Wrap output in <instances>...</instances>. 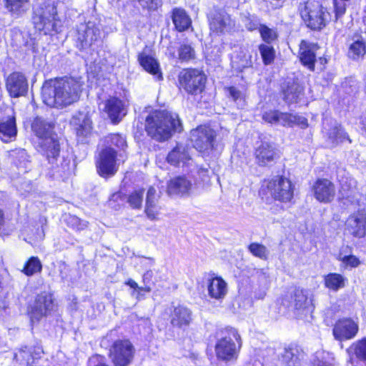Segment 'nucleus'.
Instances as JSON below:
<instances>
[{
    "instance_id": "1",
    "label": "nucleus",
    "mask_w": 366,
    "mask_h": 366,
    "mask_svg": "<svg viewBox=\"0 0 366 366\" xmlns=\"http://www.w3.org/2000/svg\"><path fill=\"white\" fill-rule=\"evenodd\" d=\"M81 89V81L72 77L50 79L42 86V99L50 107L62 109L77 102Z\"/></svg>"
},
{
    "instance_id": "2",
    "label": "nucleus",
    "mask_w": 366,
    "mask_h": 366,
    "mask_svg": "<svg viewBox=\"0 0 366 366\" xmlns=\"http://www.w3.org/2000/svg\"><path fill=\"white\" fill-rule=\"evenodd\" d=\"M182 129L181 121L176 113L167 110H154L145 120V130L148 135L157 141L168 139L173 132Z\"/></svg>"
},
{
    "instance_id": "3",
    "label": "nucleus",
    "mask_w": 366,
    "mask_h": 366,
    "mask_svg": "<svg viewBox=\"0 0 366 366\" xmlns=\"http://www.w3.org/2000/svg\"><path fill=\"white\" fill-rule=\"evenodd\" d=\"M31 127L38 138V151L46 157L49 164H55L59 156L60 146L52 133L53 125L41 117H36Z\"/></svg>"
},
{
    "instance_id": "4",
    "label": "nucleus",
    "mask_w": 366,
    "mask_h": 366,
    "mask_svg": "<svg viewBox=\"0 0 366 366\" xmlns=\"http://www.w3.org/2000/svg\"><path fill=\"white\" fill-rule=\"evenodd\" d=\"M56 5L55 1L46 0L34 9V27L45 35H54L62 30L63 21L58 15Z\"/></svg>"
},
{
    "instance_id": "5",
    "label": "nucleus",
    "mask_w": 366,
    "mask_h": 366,
    "mask_svg": "<svg viewBox=\"0 0 366 366\" xmlns=\"http://www.w3.org/2000/svg\"><path fill=\"white\" fill-rule=\"evenodd\" d=\"M224 336L218 339L215 345L217 359L223 361H232L237 359L242 342L237 330L227 327L223 332Z\"/></svg>"
},
{
    "instance_id": "6",
    "label": "nucleus",
    "mask_w": 366,
    "mask_h": 366,
    "mask_svg": "<svg viewBox=\"0 0 366 366\" xmlns=\"http://www.w3.org/2000/svg\"><path fill=\"white\" fill-rule=\"evenodd\" d=\"M299 9L302 20L312 30L322 29L330 20V13L319 2L307 1Z\"/></svg>"
},
{
    "instance_id": "7",
    "label": "nucleus",
    "mask_w": 366,
    "mask_h": 366,
    "mask_svg": "<svg viewBox=\"0 0 366 366\" xmlns=\"http://www.w3.org/2000/svg\"><path fill=\"white\" fill-rule=\"evenodd\" d=\"M259 194L262 196L269 195L274 199L282 202H289L294 196V187L288 179L277 177L264 181Z\"/></svg>"
},
{
    "instance_id": "8",
    "label": "nucleus",
    "mask_w": 366,
    "mask_h": 366,
    "mask_svg": "<svg viewBox=\"0 0 366 366\" xmlns=\"http://www.w3.org/2000/svg\"><path fill=\"white\" fill-rule=\"evenodd\" d=\"M76 46L84 49L101 41L100 24L97 21H88L76 28Z\"/></svg>"
},
{
    "instance_id": "9",
    "label": "nucleus",
    "mask_w": 366,
    "mask_h": 366,
    "mask_svg": "<svg viewBox=\"0 0 366 366\" xmlns=\"http://www.w3.org/2000/svg\"><path fill=\"white\" fill-rule=\"evenodd\" d=\"M135 348L129 340H117L109 349V356L114 366H129L134 357Z\"/></svg>"
},
{
    "instance_id": "10",
    "label": "nucleus",
    "mask_w": 366,
    "mask_h": 366,
    "mask_svg": "<svg viewBox=\"0 0 366 366\" xmlns=\"http://www.w3.org/2000/svg\"><path fill=\"white\" fill-rule=\"evenodd\" d=\"M205 81V75L198 69H184L179 74L181 88L191 94L201 93L204 88Z\"/></svg>"
},
{
    "instance_id": "11",
    "label": "nucleus",
    "mask_w": 366,
    "mask_h": 366,
    "mask_svg": "<svg viewBox=\"0 0 366 366\" xmlns=\"http://www.w3.org/2000/svg\"><path fill=\"white\" fill-rule=\"evenodd\" d=\"M292 299V303L287 306L292 307L295 314L298 317L302 318L313 312L315 309L314 295L310 290L296 289Z\"/></svg>"
},
{
    "instance_id": "12",
    "label": "nucleus",
    "mask_w": 366,
    "mask_h": 366,
    "mask_svg": "<svg viewBox=\"0 0 366 366\" xmlns=\"http://www.w3.org/2000/svg\"><path fill=\"white\" fill-rule=\"evenodd\" d=\"M190 138L194 147L199 152L205 153L213 149L216 133L209 127L202 125L191 131Z\"/></svg>"
},
{
    "instance_id": "13",
    "label": "nucleus",
    "mask_w": 366,
    "mask_h": 366,
    "mask_svg": "<svg viewBox=\"0 0 366 366\" xmlns=\"http://www.w3.org/2000/svg\"><path fill=\"white\" fill-rule=\"evenodd\" d=\"M54 307V300L51 294L43 292L38 295L29 310L31 322H39L42 317L48 315Z\"/></svg>"
},
{
    "instance_id": "14",
    "label": "nucleus",
    "mask_w": 366,
    "mask_h": 366,
    "mask_svg": "<svg viewBox=\"0 0 366 366\" xmlns=\"http://www.w3.org/2000/svg\"><path fill=\"white\" fill-rule=\"evenodd\" d=\"M70 124L79 142L85 143L92 133V121L88 112H79L70 120Z\"/></svg>"
},
{
    "instance_id": "15",
    "label": "nucleus",
    "mask_w": 366,
    "mask_h": 366,
    "mask_svg": "<svg viewBox=\"0 0 366 366\" xmlns=\"http://www.w3.org/2000/svg\"><path fill=\"white\" fill-rule=\"evenodd\" d=\"M359 325L352 318H342L334 325L332 334L335 340L345 341L353 339L357 334Z\"/></svg>"
},
{
    "instance_id": "16",
    "label": "nucleus",
    "mask_w": 366,
    "mask_h": 366,
    "mask_svg": "<svg viewBox=\"0 0 366 366\" xmlns=\"http://www.w3.org/2000/svg\"><path fill=\"white\" fill-rule=\"evenodd\" d=\"M117 152L110 147L103 149L97 162V171L104 177L113 176L117 171Z\"/></svg>"
},
{
    "instance_id": "17",
    "label": "nucleus",
    "mask_w": 366,
    "mask_h": 366,
    "mask_svg": "<svg viewBox=\"0 0 366 366\" xmlns=\"http://www.w3.org/2000/svg\"><path fill=\"white\" fill-rule=\"evenodd\" d=\"M193 183L186 176H178L167 183V192L169 196L189 197L192 191Z\"/></svg>"
},
{
    "instance_id": "18",
    "label": "nucleus",
    "mask_w": 366,
    "mask_h": 366,
    "mask_svg": "<svg viewBox=\"0 0 366 366\" xmlns=\"http://www.w3.org/2000/svg\"><path fill=\"white\" fill-rule=\"evenodd\" d=\"M346 230L353 237L361 238L366 235V211L359 210L351 214L345 222Z\"/></svg>"
},
{
    "instance_id": "19",
    "label": "nucleus",
    "mask_w": 366,
    "mask_h": 366,
    "mask_svg": "<svg viewBox=\"0 0 366 366\" xmlns=\"http://www.w3.org/2000/svg\"><path fill=\"white\" fill-rule=\"evenodd\" d=\"M167 162L177 167H185L192 165V159L189 152V148L181 144H177L172 149L167 157Z\"/></svg>"
},
{
    "instance_id": "20",
    "label": "nucleus",
    "mask_w": 366,
    "mask_h": 366,
    "mask_svg": "<svg viewBox=\"0 0 366 366\" xmlns=\"http://www.w3.org/2000/svg\"><path fill=\"white\" fill-rule=\"evenodd\" d=\"M6 86L11 97L23 96L28 89L27 80L21 73L14 72L8 76Z\"/></svg>"
},
{
    "instance_id": "21",
    "label": "nucleus",
    "mask_w": 366,
    "mask_h": 366,
    "mask_svg": "<svg viewBox=\"0 0 366 366\" xmlns=\"http://www.w3.org/2000/svg\"><path fill=\"white\" fill-rule=\"evenodd\" d=\"M315 198L321 202H330L335 195L334 184L327 179H319L312 187Z\"/></svg>"
},
{
    "instance_id": "22",
    "label": "nucleus",
    "mask_w": 366,
    "mask_h": 366,
    "mask_svg": "<svg viewBox=\"0 0 366 366\" xmlns=\"http://www.w3.org/2000/svg\"><path fill=\"white\" fill-rule=\"evenodd\" d=\"M160 195L154 187H150L147 191L144 212L150 220L159 219L162 207L159 204Z\"/></svg>"
},
{
    "instance_id": "23",
    "label": "nucleus",
    "mask_w": 366,
    "mask_h": 366,
    "mask_svg": "<svg viewBox=\"0 0 366 366\" xmlns=\"http://www.w3.org/2000/svg\"><path fill=\"white\" fill-rule=\"evenodd\" d=\"M255 157L259 166H267L274 162L279 156L273 144L262 142L255 151Z\"/></svg>"
},
{
    "instance_id": "24",
    "label": "nucleus",
    "mask_w": 366,
    "mask_h": 366,
    "mask_svg": "<svg viewBox=\"0 0 366 366\" xmlns=\"http://www.w3.org/2000/svg\"><path fill=\"white\" fill-rule=\"evenodd\" d=\"M104 111L114 124L118 123L127 114L124 104L116 97H111L106 101Z\"/></svg>"
},
{
    "instance_id": "25",
    "label": "nucleus",
    "mask_w": 366,
    "mask_h": 366,
    "mask_svg": "<svg viewBox=\"0 0 366 366\" xmlns=\"http://www.w3.org/2000/svg\"><path fill=\"white\" fill-rule=\"evenodd\" d=\"M317 46L315 44H310L306 41H302L300 45V59L302 64L310 70L314 71L316 59L315 51Z\"/></svg>"
},
{
    "instance_id": "26",
    "label": "nucleus",
    "mask_w": 366,
    "mask_h": 366,
    "mask_svg": "<svg viewBox=\"0 0 366 366\" xmlns=\"http://www.w3.org/2000/svg\"><path fill=\"white\" fill-rule=\"evenodd\" d=\"M171 324L177 327L188 326L192 320V312L186 307L178 305L175 307L170 315Z\"/></svg>"
},
{
    "instance_id": "27",
    "label": "nucleus",
    "mask_w": 366,
    "mask_h": 366,
    "mask_svg": "<svg viewBox=\"0 0 366 366\" xmlns=\"http://www.w3.org/2000/svg\"><path fill=\"white\" fill-rule=\"evenodd\" d=\"M207 290L211 298L221 300L227 293V284L222 277H213L209 280Z\"/></svg>"
},
{
    "instance_id": "28",
    "label": "nucleus",
    "mask_w": 366,
    "mask_h": 366,
    "mask_svg": "<svg viewBox=\"0 0 366 366\" xmlns=\"http://www.w3.org/2000/svg\"><path fill=\"white\" fill-rule=\"evenodd\" d=\"M328 121L323 122V132L327 136L332 144H336L343 142L345 139H349L347 133L337 124L336 122L331 121V128H327Z\"/></svg>"
},
{
    "instance_id": "29",
    "label": "nucleus",
    "mask_w": 366,
    "mask_h": 366,
    "mask_svg": "<svg viewBox=\"0 0 366 366\" xmlns=\"http://www.w3.org/2000/svg\"><path fill=\"white\" fill-rule=\"evenodd\" d=\"M42 350L40 347H27L20 349L14 354V359L21 363L31 365L34 363V360L40 357Z\"/></svg>"
},
{
    "instance_id": "30",
    "label": "nucleus",
    "mask_w": 366,
    "mask_h": 366,
    "mask_svg": "<svg viewBox=\"0 0 366 366\" xmlns=\"http://www.w3.org/2000/svg\"><path fill=\"white\" fill-rule=\"evenodd\" d=\"M138 60L140 65L145 71L155 76L158 80L162 79L159 65L156 59L152 56L142 53L139 55Z\"/></svg>"
},
{
    "instance_id": "31",
    "label": "nucleus",
    "mask_w": 366,
    "mask_h": 366,
    "mask_svg": "<svg viewBox=\"0 0 366 366\" xmlns=\"http://www.w3.org/2000/svg\"><path fill=\"white\" fill-rule=\"evenodd\" d=\"M17 129L14 118L0 121V139L5 143L15 139Z\"/></svg>"
},
{
    "instance_id": "32",
    "label": "nucleus",
    "mask_w": 366,
    "mask_h": 366,
    "mask_svg": "<svg viewBox=\"0 0 366 366\" xmlns=\"http://www.w3.org/2000/svg\"><path fill=\"white\" fill-rule=\"evenodd\" d=\"M347 278L339 273H330L324 276V285L330 291L337 292L345 287Z\"/></svg>"
},
{
    "instance_id": "33",
    "label": "nucleus",
    "mask_w": 366,
    "mask_h": 366,
    "mask_svg": "<svg viewBox=\"0 0 366 366\" xmlns=\"http://www.w3.org/2000/svg\"><path fill=\"white\" fill-rule=\"evenodd\" d=\"M231 64L237 71L249 67L252 65L251 54L247 49L240 48L239 51L232 56Z\"/></svg>"
},
{
    "instance_id": "34",
    "label": "nucleus",
    "mask_w": 366,
    "mask_h": 366,
    "mask_svg": "<svg viewBox=\"0 0 366 366\" xmlns=\"http://www.w3.org/2000/svg\"><path fill=\"white\" fill-rule=\"evenodd\" d=\"M172 21L179 31L187 29L191 25V19L182 9L175 8L172 11Z\"/></svg>"
},
{
    "instance_id": "35",
    "label": "nucleus",
    "mask_w": 366,
    "mask_h": 366,
    "mask_svg": "<svg viewBox=\"0 0 366 366\" xmlns=\"http://www.w3.org/2000/svg\"><path fill=\"white\" fill-rule=\"evenodd\" d=\"M310 366H336V360L333 353L327 351H317L312 361Z\"/></svg>"
},
{
    "instance_id": "36",
    "label": "nucleus",
    "mask_w": 366,
    "mask_h": 366,
    "mask_svg": "<svg viewBox=\"0 0 366 366\" xmlns=\"http://www.w3.org/2000/svg\"><path fill=\"white\" fill-rule=\"evenodd\" d=\"M347 353L350 357V360H352V356L360 362H362L366 366V338L359 340L353 343L347 350Z\"/></svg>"
},
{
    "instance_id": "37",
    "label": "nucleus",
    "mask_w": 366,
    "mask_h": 366,
    "mask_svg": "<svg viewBox=\"0 0 366 366\" xmlns=\"http://www.w3.org/2000/svg\"><path fill=\"white\" fill-rule=\"evenodd\" d=\"M230 22V16L228 14L219 13L210 21V28L213 31L222 33L227 29Z\"/></svg>"
},
{
    "instance_id": "38",
    "label": "nucleus",
    "mask_w": 366,
    "mask_h": 366,
    "mask_svg": "<svg viewBox=\"0 0 366 366\" xmlns=\"http://www.w3.org/2000/svg\"><path fill=\"white\" fill-rule=\"evenodd\" d=\"M299 351L295 346L285 347L282 354V362L285 366H299Z\"/></svg>"
},
{
    "instance_id": "39",
    "label": "nucleus",
    "mask_w": 366,
    "mask_h": 366,
    "mask_svg": "<svg viewBox=\"0 0 366 366\" xmlns=\"http://www.w3.org/2000/svg\"><path fill=\"white\" fill-rule=\"evenodd\" d=\"M28 0H5V6L12 14L19 16L28 9Z\"/></svg>"
},
{
    "instance_id": "40",
    "label": "nucleus",
    "mask_w": 366,
    "mask_h": 366,
    "mask_svg": "<svg viewBox=\"0 0 366 366\" xmlns=\"http://www.w3.org/2000/svg\"><path fill=\"white\" fill-rule=\"evenodd\" d=\"M42 264L37 257H31L25 263L21 272L26 276H32L41 272Z\"/></svg>"
},
{
    "instance_id": "41",
    "label": "nucleus",
    "mask_w": 366,
    "mask_h": 366,
    "mask_svg": "<svg viewBox=\"0 0 366 366\" xmlns=\"http://www.w3.org/2000/svg\"><path fill=\"white\" fill-rule=\"evenodd\" d=\"M366 53V47L362 39H357L350 45L348 55L352 59H357Z\"/></svg>"
},
{
    "instance_id": "42",
    "label": "nucleus",
    "mask_w": 366,
    "mask_h": 366,
    "mask_svg": "<svg viewBox=\"0 0 366 366\" xmlns=\"http://www.w3.org/2000/svg\"><path fill=\"white\" fill-rule=\"evenodd\" d=\"M302 93V88L297 84H292L284 92L285 100L291 104L297 102Z\"/></svg>"
},
{
    "instance_id": "43",
    "label": "nucleus",
    "mask_w": 366,
    "mask_h": 366,
    "mask_svg": "<svg viewBox=\"0 0 366 366\" xmlns=\"http://www.w3.org/2000/svg\"><path fill=\"white\" fill-rule=\"evenodd\" d=\"M248 249L254 256L262 259H266L269 254L267 247L259 243L250 244Z\"/></svg>"
},
{
    "instance_id": "44",
    "label": "nucleus",
    "mask_w": 366,
    "mask_h": 366,
    "mask_svg": "<svg viewBox=\"0 0 366 366\" xmlns=\"http://www.w3.org/2000/svg\"><path fill=\"white\" fill-rule=\"evenodd\" d=\"M228 96L236 103L238 107L244 106V94L239 89L234 86H230L227 89Z\"/></svg>"
},
{
    "instance_id": "45",
    "label": "nucleus",
    "mask_w": 366,
    "mask_h": 366,
    "mask_svg": "<svg viewBox=\"0 0 366 366\" xmlns=\"http://www.w3.org/2000/svg\"><path fill=\"white\" fill-rule=\"evenodd\" d=\"M179 59L182 61H188L194 59L195 51L189 44H182L178 50Z\"/></svg>"
},
{
    "instance_id": "46",
    "label": "nucleus",
    "mask_w": 366,
    "mask_h": 366,
    "mask_svg": "<svg viewBox=\"0 0 366 366\" xmlns=\"http://www.w3.org/2000/svg\"><path fill=\"white\" fill-rule=\"evenodd\" d=\"M144 191L142 189L136 190L131 193L128 197V203L134 209H139L142 205Z\"/></svg>"
},
{
    "instance_id": "47",
    "label": "nucleus",
    "mask_w": 366,
    "mask_h": 366,
    "mask_svg": "<svg viewBox=\"0 0 366 366\" xmlns=\"http://www.w3.org/2000/svg\"><path fill=\"white\" fill-rule=\"evenodd\" d=\"M259 49L264 64L267 65L271 64L274 58L273 47L267 44H261Z\"/></svg>"
},
{
    "instance_id": "48",
    "label": "nucleus",
    "mask_w": 366,
    "mask_h": 366,
    "mask_svg": "<svg viewBox=\"0 0 366 366\" xmlns=\"http://www.w3.org/2000/svg\"><path fill=\"white\" fill-rule=\"evenodd\" d=\"M338 259L347 267H357L360 264V259L355 255H343L340 252Z\"/></svg>"
},
{
    "instance_id": "49",
    "label": "nucleus",
    "mask_w": 366,
    "mask_h": 366,
    "mask_svg": "<svg viewBox=\"0 0 366 366\" xmlns=\"http://www.w3.org/2000/svg\"><path fill=\"white\" fill-rule=\"evenodd\" d=\"M259 32L263 40L267 42H271L276 38L275 32L266 26L261 25Z\"/></svg>"
},
{
    "instance_id": "50",
    "label": "nucleus",
    "mask_w": 366,
    "mask_h": 366,
    "mask_svg": "<svg viewBox=\"0 0 366 366\" xmlns=\"http://www.w3.org/2000/svg\"><path fill=\"white\" fill-rule=\"evenodd\" d=\"M295 119V115L288 113L279 112L277 124L283 126L292 127L293 120Z\"/></svg>"
},
{
    "instance_id": "51",
    "label": "nucleus",
    "mask_w": 366,
    "mask_h": 366,
    "mask_svg": "<svg viewBox=\"0 0 366 366\" xmlns=\"http://www.w3.org/2000/svg\"><path fill=\"white\" fill-rule=\"evenodd\" d=\"M144 9L154 11L162 5V0H138Z\"/></svg>"
},
{
    "instance_id": "52",
    "label": "nucleus",
    "mask_w": 366,
    "mask_h": 366,
    "mask_svg": "<svg viewBox=\"0 0 366 366\" xmlns=\"http://www.w3.org/2000/svg\"><path fill=\"white\" fill-rule=\"evenodd\" d=\"M109 142L111 144L116 146L117 148L124 149L127 147V143L124 137L122 136L114 134L109 137Z\"/></svg>"
},
{
    "instance_id": "53",
    "label": "nucleus",
    "mask_w": 366,
    "mask_h": 366,
    "mask_svg": "<svg viewBox=\"0 0 366 366\" xmlns=\"http://www.w3.org/2000/svg\"><path fill=\"white\" fill-rule=\"evenodd\" d=\"M279 112L269 111L263 114V119L271 124H277Z\"/></svg>"
},
{
    "instance_id": "54",
    "label": "nucleus",
    "mask_w": 366,
    "mask_h": 366,
    "mask_svg": "<svg viewBox=\"0 0 366 366\" xmlns=\"http://www.w3.org/2000/svg\"><path fill=\"white\" fill-rule=\"evenodd\" d=\"M71 222L72 226H74L78 230H82L87 227V222L84 221L78 218L77 217H71Z\"/></svg>"
},
{
    "instance_id": "55",
    "label": "nucleus",
    "mask_w": 366,
    "mask_h": 366,
    "mask_svg": "<svg viewBox=\"0 0 366 366\" xmlns=\"http://www.w3.org/2000/svg\"><path fill=\"white\" fill-rule=\"evenodd\" d=\"M90 363H94V366H109L104 362V357L100 355H95L90 358Z\"/></svg>"
},
{
    "instance_id": "56",
    "label": "nucleus",
    "mask_w": 366,
    "mask_h": 366,
    "mask_svg": "<svg viewBox=\"0 0 366 366\" xmlns=\"http://www.w3.org/2000/svg\"><path fill=\"white\" fill-rule=\"evenodd\" d=\"M297 124L301 128H306L308 126L307 119L302 116L295 115V119L293 120V125Z\"/></svg>"
},
{
    "instance_id": "57",
    "label": "nucleus",
    "mask_w": 366,
    "mask_h": 366,
    "mask_svg": "<svg viewBox=\"0 0 366 366\" xmlns=\"http://www.w3.org/2000/svg\"><path fill=\"white\" fill-rule=\"evenodd\" d=\"M140 263L144 269H149L154 264V259L149 257H143L140 259Z\"/></svg>"
},
{
    "instance_id": "58",
    "label": "nucleus",
    "mask_w": 366,
    "mask_h": 366,
    "mask_svg": "<svg viewBox=\"0 0 366 366\" xmlns=\"http://www.w3.org/2000/svg\"><path fill=\"white\" fill-rule=\"evenodd\" d=\"M142 292H151V287L145 285L144 287H139L137 291V297L142 295Z\"/></svg>"
},
{
    "instance_id": "59",
    "label": "nucleus",
    "mask_w": 366,
    "mask_h": 366,
    "mask_svg": "<svg viewBox=\"0 0 366 366\" xmlns=\"http://www.w3.org/2000/svg\"><path fill=\"white\" fill-rule=\"evenodd\" d=\"M152 272L150 270L147 271L143 275V281L144 283H147L152 278Z\"/></svg>"
},
{
    "instance_id": "60",
    "label": "nucleus",
    "mask_w": 366,
    "mask_h": 366,
    "mask_svg": "<svg viewBox=\"0 0 366 366\" xmlns=\"http://www.w3.org/2000/svg\"><path fill=\"white\" fill-rule=\"evenodd\" d=\"M126 284L133 289L138 290L139 288L138 284L133 280H129Z\"/></svg>"
},
{
    "instance_id": "61",
    "label": "nucleus",
    "mask_w": 366,
    "mask_h": 366,
    "mask_svg": "<svg viewBox=\"0 0 366 366\" xmlns=\"http://www.w3.org/2000/svg\"><path fill=\"white\" fill-rule=\"evenodd\" d=\"M266 295V291L265 290H262L261 292H259V293H256L255 294V297L257 298V299H263Z\"/></svg>"
},
{
    "instance_id": "62",
    "label": "nucleus",
    "mask_w": 366,
    "mask_h": 366,
    "mask_svg": "<svg viewBox=\"0 0 366 366\" xmlns=\"http://www.w3.org/2000/svg\"><path fill=\"white\" fill-rule=\"evenodd\" d=\"M121 196V194L120 193H114L112 195L111 198H110V201H116L118 199V198H119Z\"/></svg>"
},
{
    "instance_id": "63",
    "label": "nucleus",
    "mask_w": 366,
    "mask_h": 366,
    "mask_svg": "<svg viewBox=\"0 0 366 366\" xmlns=\"http://www.w3.org/2000/svg\"><path fill=\"white\" fill-rule=\"evenodd\" d=\"M20 153H21V157H23V156H24L26 154L24 150L21 151Z\"/></svg>"
},
{
    "instance_id": "64",
    "label": "nucleus",
    "mask_w": 366,
    "mask_h": 366,
    "mask_svg": "<svg viewBox=\"0 0 366 366\" xmlns=\"http://www.w3.org/2000/svg\"><path fill=\"white\" fill-rule=\"evenodd\" d=\"M364 21H365V24H366V16H365V18H364Z\"/></svg>"
}]
</instances>
